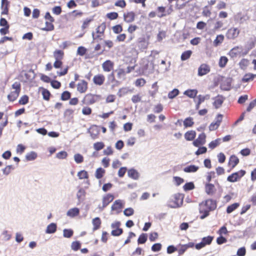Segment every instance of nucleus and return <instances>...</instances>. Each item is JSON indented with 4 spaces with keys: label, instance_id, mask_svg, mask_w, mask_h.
<instances>
[{
    "label": "nucleus",
    "instance_id": "nucleus-23",
    "mask_svg": "<svg viewBox=\"0 0 256 256\" xmlns=\"http://www.w3.org/2000/svg\"><path fill=\"white\" fill-rule=\"evenodd\" d=\"M198 92L196 89H190L184 91V94L190 98H194L196 96Z\"/></svg>",
    "mask_w": 256,
    "mask_h": 256
},
{
    "label": "nucleus",
    "instance_id": "nucleus-42",
    "mask_svg": "<svg viewBox=\"0 0 256 256\" xmlns=\"http://www.w3.org/2000/svg\"><path fill=\"white\" fill-rule=\"evenodd\" d=\"M54 29V26L52 22H46V26L44 28H42V30L45 31H51Z\"/></svg>",
    "mask_w": 256,
    "mask_h": 256
},
{
    "label": "nucleus",
    "instance_id": "nucleus-6",
    "mask_svg": "<svg viewBox=\"0 0 256 256\" xmlns=\"http://www.w3.org/2000/svg\"><path fill=\"white\" fill-rule=\"evenodd\" d=\"M240 32V30L238 28L232 27L228 30L226 36L228 39L234 40L238 36Z\"/></svg>",
    "mask_w": 256,
    "mask_h": 256
},
{
    "label": "nucleus",
    "instance_id": "nucleus-48",
    "mask_svg": "<svg viewBox=\"0 0 256 256\" xmlns=\"http://www.w3.org/2000/svg\"><path fill=\"white\" fill-rule=\"evenodd\" d=\"M81 244L78 241L74 242L72 243L71 248L74 251H76L80 248Z\"/></svg>",
    "mask_w": 256,
    "mask_h": 256
},
{
    "label": "nucleus",
    "instance_id": "nucleus-64",
    "mask_svg": "<svg viewBox=\"0 0 256 256\" xmlns=\"http://www.w3.org/2000/svg\"><path fill=\"white\" fill-rule=\"evenodd\" d=\"M246 248L244 247L240 248L237 251V255L238 256H244L246 254Z\"/></svg>",
    "mask_w": 256,
    "mask_h": 256
},
{
    "label": "nucleus",
    "instance_id": "nucleus-33",
    "mask_svg": "<svg viewBox=\"0 0 256 256\" xmlns=\"http://www.w3.org/2000/svg\"><path fill=\"white\" fill-rule=\"evenodd\" d=\"M20 94V92L14 90L8 96V98L10 101H14L16 99Z\"/></svg>",
    "mask_w": 256,
    "mask_h": 256
},
{
    "label": "nucleus",
    "instance_id": "nucleus-50",
    "mask_svg": "<svg viewBox=\"0 0 256 256\" xmlns=\"http://www.w3.org/2000/svg\"><path fill=\"white\" fill-rule=\"evenodd\" d=\"M73 234V231L70 229H64L63 230V235L64 238H70Z\"/></svg>",
    "mask_w": 256,
    "mask_h": 256
},
{
    "label": "nucleus",
    "instance_id": "nucleus-63",
    "mask_svg": "<svg viewBox=\"0 0 256 256\" xmlns=\"http://www.w3.org/2000/svg\"><path fill=\"white\" fill-rule=\"evenodd\" d=\"M162 245L160 243L154 244L152 247V250L154 252H158L161 250Z\"/></svg>",
    "mask_w": 256,
    "mask_h": 256
},
{
    "label": "nucleus",
    "instance_id": "nucleus-5",
    "mask_svg": "<svg viewBox=\"0 0 256 256\" xmlns=\"http://www.w3.org/2000/svg\"><path fill=\"white\" fill-rule=\"evenodd\" d=\"M245 173V171L243 170L233 173L228 177L227 180L232 182H236L242 177Z\"/></svg>",
    "mask_w": 256,
    "mask_h": 256
},
{
    "label": "nucleus",
    "instance_id": "nucleus-31",
    "mask_svg": "<svg viewBox=\"0 0 256 256\" xmlns=\"http://www.w3.org/2000/svg\"><path fill=\"white\" fill-rule=\"evenodd\" d=\"M196 136V132L194 130H190L186 132L184 134L185 138L187 140H192Z\"/></svg>",
    "mask_w": 256,
    "mask_h": 256
},
{
    "label": "nucleus",
    "instance_id": "nucleus-25",
    "mask_svg": "<svg viewBox=\"0 0 256 256\" xmlns=\"http://www.w3.org/2000/svg\"><path fill=\"white\" fill-rule=\"evenodd\" d=\"M128 174L130 178L134 180H137L139 177L138 172L134 168L129 170L128 172Z\"/></svg>",
    "mask_w": 256,
    "mask_h": 256
},
{
    "label": "nucleus",
    "instance_id": "nucleus-54",
    "mask_svg": "<svg viewBox=\"0 0 256 256\" xmlns=\"http://www.w3.org/2000/svg\"><path fill=\"white\" fill-rule=\"evenodd\" d=\"M142 96L140 94L134 95L132 98V102L136 104L141 101Z\"/></svg>",
    "mask_w": 256,
    "mask_h": 256
},
{
    "label": "nucleus",
    "instance_id": "nucleus-19",
    "mask_svg": "<svg viewBox=\"0 0 256 256\" xmlns=\"http://www.w3.org/2000/svg\"><path fill=\"white\" fill-rule=\"evenodd\" d=\"M86 194V190L84 188H80L79 189L76 194V198L79 202H81L84 200Z\"/></svg>",
    "mask_w": 256,
    "mask_h": 256
},
{
    "label": "nucleus",
    "instance_id": "nucleus-20",
    "mask_svg": "<svg viewBox=\"0 0 256 256\" xmlns=\"http://www.w3.org/2000/svg\"><path fill=\"white\" fill-rule=\"evenodd\" d=\"M239 162V159L235 155L232 156L229 159L228 165L232 168H234Z\"/></svg>",
    "mask_w": 256,
    "mask_h": 256
},
{
    "label": "nucleus",
    "instance_id": "nucleus-30",
    "mask_svg": "<svg viewBox=\"0 0 256 256\" xmlns=\"http://www.w3.org/2000/svg\"><path fill=\"white\" fill-rule=\"evenodd\" d=\"M224 40V36L222 34L218 35L214 41V46H218Z\"/></svg>",
    "mask_w": 256,
    "mask_h": 256
},
{
    "label": "nucleus",
    "instance_id": "nucleus-21",
    "mask_svg": "<svg viewBox=\"0 0 256 256\" xmlns=\"http://www.w3.org/2000/svg\"><path fill=\"white\" fill-rule=\"evenodd\" d=\"M56 224L51 223L47 226L46 230V233L48 234H54L56 232Z\"/></svg>",
    "mask_w": 256,
    "mask_h": 256
},
{
    "label": "nucleus",
    "instance_id": "nucleus-53",
    "mask_svg": "<svg viewBox=\"0 0 256 256\" xmlns=\"http://www.w3.org/2000/svg\"><path fill=\"white\" fill-rule=\"evenodd\" d=\"M146 80L142 78H138V80H136L135 82V85L136 86H142L144 85V84H146Z\"/></svg>",
    "mask_w": 256,
    "mask_h": 256
},
{
    "label": "nucleus",
    "instance_id": "nucleus-4",
    "mask_svg": "<svg viewBox=\"0 0 256 256\" xmlns=\"http://www.w3.org/2000/svg\"><path fill=\"white\" fill-rule=\"evenodd\" d=\"M114 199V196L112 194H108L102 197V206H98V208L100 211H102L110 202Z\"/></svg>",
    "mask_w": 256,
    "mask_h": 256
},
{
    "label": "nucleus",
    "instance_id": "nucleus-46",
    "mask_svg": "<svg viewBox=\"0 0 256 256\" xmlns=\"http://www.w3.org/2000/svg\"><path fill=\"white\" fill-rule=\"evenodd\" d=\"M194 124L193 120L192 118H188L185 119L184 122V125L185 127L192 126Z\"/></svg>",
    "mask_w": 256,
    "mask_h": 256
},
{
    "label": "nucleus",
    "instance_id": "nucleus-52",
    "mask_svg": "<svg viewBox=\"0 0 256 256\" xmlns=\"http://www.w3.org/2000/svg\"><path fill=\"white\" fill-rule=\"evenodd\" d=\"M147 240V235L146 234H142L139 236L138 239V244H144Z\"/></svg>",
    "mask_w": 256,
    "mask_h": 256
},
{
    "label": "nucleus",
    "instance_id": "nucleus-55",
    "mask_svg": "<svg viewBox=\"0 0 256 256\" xmlns=\"http://www.w3.org/2000/svg\"><path fill=\"white\" fill-rule=\"evenodd\" d=\"M210 98V96L209 94H206L204 96L202 95H198V99L199 100V103H202L206 100H208Z\"/></svg>",
    "mask_w": 256,
    "mask_h": 256
},
{
    "label": "nucleus",
    "instance_id": "nucleus-29",
    "mask_svg": "<svg viewBox=\"0 0 256 256\" xmlns=\"http://www.w3.org/2000/svg\"><path fill=\"white\" fill-rule=\"evenodd\" d=\"M198 166L195 165H190L185 167L184 171L186 172H194L198 170Z\"/></svg>",
    "mask_w": 256,
    "mask_h": 256
},
{
    "label": "nucleus",
    "instance_id": "nucleus-59",
    "mask_svg": "<svg viewBox=\"0 0 256 256\" xmlns=\"http://www.w3.org/2000/svg\"><path fill=\"white\" fill-rule=\"evenodd\" d=\"M134 210L131 208H127L125 209L124 210V214L127 216H129L132 215L134 214Z\"/></svg>",
    "mask_w": 256,
    "mask_h": 256
},
{
    "label": "nucleus",
    "instance_id": "nucleus-37",
    "mask_svg": "<svg viewBox=\"0 0 256 256\" xmlns=\"http://www.w3.org/2000/svg\"><path fill=\"white\" fill-rule=\"evenodd\" d=\"M220 142H221V139L217 138L216 140L211 142L208 144V147L210 149L212 150V149L214 148H216L220 144Z\"/></svg>",
    "mask_w": 256,
    "mask_h": 256
},
{
    "label": "nucleus",
    "instance_id": "nucleus-61",
    "mask_svg": "<svg viewBox=\"0 0 256 256\" xmlns=\"http://www.w3.org/2000/svg\"><path fill=\"white\" fill-rule=\"evenodd\" d=\"M249 64V62L246 59H242L240 62V66L242 68H245Z\"/></svg>",
    "mask_w": 256,
    "mask_h": 256
},
{
    "label": "nucleus",
    "instance_id": "nucleus-8",
    "mask_svg": "<svg viewBox=\"0 0 256 256\" xmlns=\"http://www.w3.org/2000/svg\"><path fill=\"white\" fill-rule=\"evenodd\" d=\"M210 70V66L206 64H202L198 68V74L200 76H202L208 74Z\"/></svg>",
    "mask_w": 256,
    "mask_h": 256
},
{
    "label": "nucleus",
    "instance_id": "nucleus-18",
    "mask_svg": "<svg viewBox=\"0 0 256 256\" xmlns=\"http://www.w3.org/2000/svg\"><path fill=\"white\" fill-rule=\"evenodd\" d=\"M150 36H148L146 38H141L138 39V42L140 44L141 48H147L149 44V40Z\"/></svg>",
    "mask_w": 256,
    "mask_h": 256
},
{
    "label": "nucleus",
    "instance_id": "nucleus-28",
    "mask_svg": "<svg viewBox=\"0 0 256 256\" xmlns=\"http://www.w3.org/2000/svg\"><path fill=\"white\" fill-rule=\"evenodd\" d=\"M92 224L94 226L93 230H98L101 224V220L98 217L95 218L92 220Z\"/></svg>",
    "mask_w": 256,
    "mask_h": 256
},
{
    "label": "nucleus",
    "instance_id": "nucleus-47",
    "mask_svg": "<svg viewBox=\"0 0 256 256\" xmlns=\"http://www.w3.org/2000/svg\"><path fill=\"white\" fill-rule=\"evenodd\" d=\"M104 146V144L102 142H97L94 144V148L97 151L101 150Z\"/></svg>",
    "mask_w": 256,
    "mask_h": 256
},
{
    "label": "nucleus",
    "instance_id": "nucleus-27",
    "mask_svg": "<svg viewBox=\"0 0 256 256\" xmlns=\"http://www.w3.org/2000/svg\"><path fill=\"white\" fill-rule=\"evenodd\" d=\"M242 52V48L240 46H236L234 48L230 51V55L232 56H235L237 55L240 54Z\"/></svg>",
    "mask_w": 256,
    "mask_h": 256
},
{
    "label": "nucleus",
    "instance_id": "nucleus-32",
    "mask_svg": "<svg viewBox=\"0 0 256 256\" xmlns=\"http://www.w3.org/2000/svg\"><path fill=\"white\" fill-rule=\"evenodd\" d=\"M64 55V52L61 50H56L54 52V56L56 60H62Z\"/></svg>",
    "mask_w": 256,
    "mask_h": 256
},
{
    "label": "nucleus",
    "instance_id": "nucleus-41",
    "mask_svg": "<svg viewBox=\"0 0 256 256\" xmlns=\"http://www.w3.org/2000/svg\"><path fill=\"white\" fill-rule=\"evenodd\" d=\"M179 94V90L177 88H174L168 94V98L172 99L177 96Z\"/></svg>",
    "mask_w": 256,
    "mask_h": 256
},
{
    "label": "nucleus",
    "instance_id": "nucleus-60",
    "mask_svg": "<svg viewBox=\"0 0 256 256\" xmlns=\"http://www.w3.org/2000/svg\"><path fill=\"white\" fill-rule=\"evenodd\" d=\"M42 94L44 99L46 100H49L50 93L48 90L46 89H43L42 90Z\"/></svg>",
    "mask_w": 256,
    "mask_h": 256
},
{
    "label": "nucleus",
    "instance_id": "nucleus-45",
    "mask_svg": "<svg viewBox=\"0 0 256 256\" xmlns=\"http://www.w3.org/2000/svg\"><path fill=\"white\" fill-rule=\"evenodd\" d=\"M192 52L191 50H187L184 52L181 56V60H186L190 58Z\"/></svg>",
    "mask_w": 256,
    "mask_h": 256
},
{
    "label": "nucleus",
    "instance_id": "nucleus-9",
    "mask_svg": "<svg viewBox=\"0 0 256 256\" xmlns=\"http://www.w3.org/2000/svg\"><path fill=\"white\" fill-rule=\"evenodd\" d=\"M100 97L98 95H93L92 94H86L83 100V103L86 104H92L94 103L96 99Z\"/></svg>",
    "mask_w": 256,
    "mask_h": 256
},
{
    "label": "nucleus",
    "instance_id": "nucleus-36",
    "mask_svg": "<svg viewBox=\"0 0 256 256\" xmlns=\"http://www.w3.org/2000/svg\"><path fill=\"white\" fill-rule=\"evenodd\" d=\"M36 158L37 154L34 152H28L26 156V160L28 161L34 160Z\"/></svg>",
    "mask_w": 256,
    "mask_h": 256
},
{
    "label": "nucleus",
    "instance_id": "nucleus-35",
    "mask_svg": "<svg viewBox=\"0 0 256 256\" xmlns=\"http://www.w3.org/2000/svg\"><path fill=\"white\" fill-rule=\"evenodd\" d=\"M105 173V170L102 168L96 169L95 173V176L98 179L101 178Z\"/></svg>",
    "mask_w": 256,
    "mask_h": 256
},
{
    "label": "nucleus",
    "instance_id": "nucleus-51",
    "mask_svg": "<svg viewBox=\"0 0 256 256\" xmlns=\"http://www.w3.org/2000/svg\"><path fill=\"white\" fill-rule=\"evenodd\" d=\"M86 52V49L84 46H80L78 48L77 54L83 56L85 54Z\"/></svg>",
    "mask_w": 256,
    "mask_h": 256
},
{
    "label": "nucleus",
    "instance_id": "nucleus-24",
    "mask_svg": "<svg viewBox=\"0 0 256 256\" xmlns=\"http://www.w3.org/2000/svg\"><path fill=\"white\" fill-rule=\"evenodd\" d=\"M99 128L96 126H93L90 128V136L94 140L96 138H98V134H99Z\"/></svg>",
    "mask_w": 256,
    "mask_h": 256
},
{
    "label": "nucleus",
    "instance_id": "nucleus-2",
    "mask_svg": "<svg viewBox=\"0 0 256 256\" xmlns=\"http://www.w3.org/2000/svg\"><path fill=\"white\" fill-rule=\"evenodd\" d=\"M184 196L180 194H174L172 201L170 202L168 206L172 208L180 207L183 202Z\"/></svg>",
    "mask_w": 256,
    "mask_h": 256
},
{
    "label": "nucleus",
    "instance_id": "nucleus-44",
    "mask_svg": "<svg viewBox=\"0 0 256 256\" xmlns=\"http://www.w3.org/2000/svg\"><path fill=\"white\" fill-rule=\"evenodd\" d=\"M74 158L75 162L76 164H80L84 161L83 156L80 154H75L74 155Z\"/></svg>",
    "mask_w": 256,
    "mask_h": 256
},
{
    "label": "nucleus",
    "instance_id": "nucleus-13",
    "mask_svg": "<svg viewBox=\"0 0 256 256\" xmlns=\"http://www.w3.org/2000/svg\"><path fill=\"white\" fill-rule=\"evenodd\" d=\"M114 63L110 60H107L102 64V68L104 72H109L113 69Z\"/></svg>",
    "mask_w": 256,
    "mask_h": 256
},
{
    "label": "nucleus",
    "instance_id": "nucleus-7",
    "mask_svg": "<svg viewBox=\"0 0 256 256\" xmlns=\"http://www.w3.org/2000/svg\"><path fill=\"white\" fill-rule=\"evenodd\" d=\"M222 119V115L218 114L215 118L214 122H212L209 126V130H216L220 126Z\"/></svg>",
    "mask_w": 256,
    "mask_h": 256
},
{
    "label": "nucleus",
    "instance_id": "nucleus-17",
    "mask_svg": "<svg viewBox=\"0 0 256 256\" xmlns=\"http://www.w3.org/2000/svg\"><path fill=\"white\" fill-rule=\"evenodd\" d=\"M80 214V210L77 208H70L66 212V216L70 218H74Z\"/></svg>",
    "mask_w": 256,
    "mask_h": 256
},
{
    "label": "nucleus",
    "instance_id": "nucleus-26",
    "mask_svg": "<svg viewBox=\"0 0 256 256\" xmlns=\"http://www.w3.org/2000/svg\"><path fill=\"white\" fill-rule=\"evenodd\" d=\"M205 188L206 194L210 195L213 194L216 191L214 185L212 184H206Z\"/></svg>",
    "mask_w": 256,
    "mask_h": 256
},
{
    "label": "nucleus",
    "instance_id": "nucleus-14",
    "mask_svg": "<svg viewBox=\"0 0 256 256\" xmlns=\"http://www.w3.org/2000/svg\"><path fill=\"white\" fill-rule=\"evenodd\" d=\"M88 88V83L85 80L80 81L77 86V90L80 93L84 92Z\"/></svg>",
    "mask_w": 256,
    "mask_h": 256
},
{
    "label": "nucleus",
    "instance_id": "nucleus-38",
    "mask_svg": "<svg viewBox=\"0 0 256 256\" xmlns=\"http://www.w3.org/2000/svg\"><path fill=\"white\" fill-rule=\"evenodd\" d=\"M77 176L80 180L87 179L88 178V172L84 170H82L78 172Z\"/></svg>",
    "mask_w": 256,
    "mask_h": 256
},
{
    "label": "nucleus",
    "instance_id": "nucleus-56",
    "mask_svg": "<svg viewBox=\"0 0 256 256\" xmlns=\"http://www.w3.org/2000/svg\"><path fill=\"white\" fill-rule=\"evenodd\" d=\"M68 154L65 151H61L56 154V158L59 159H64L66 158Z\"/></svg>",
    "mask_w": 256,
    "mask_h": 256
},
{
    "label": "nucleus",
    "instance_id": "nucleus-34",
    "mask_svg": "<svg viewBox=\"0 0 256 256\" xmlns=\"http://www.w3.org/2000/svg\"><path fill=\"white\" fill-rule=\"evenodd\" d=\"M132 92V90L128 89V88H122L119 90L118 92V95L120 97H121L128 92Z\"/></svg>",
    "mask_w": 256,
    "mask_h": 256
},
{
    "label": "nucleus",
    "instance_id": "nucleus-58",
    "mask_svg": "<svg viewBox=\"0 0 256 256\" xmlns=\"http://www.w3.org/2000/svg\"><path fill=\"white\" fill-rule=\"evenodd\" d=\"M70 94L68 91L64 92L61 96V99L62 100H66L70 98Z\"/></svg>",
    "mask_w": 256,
    "mask_h": 256
},
{
    "label": "nucleus",
    "instance_id": "nucleus-1",
    "mask_svg": "<svg viewBox=\"0 0 256 256\" xmlns=\"http://www.w3.org/2000/svg\"><path fill=\"white\" fill-rule=\"evenodd\" d=\"M216 206V202L212 200H208L201 203L200 204V212H204V214L201 216L200 218L203 219L206 217L209 214V211L215 209Z\"/></svg>",
    "mask_w": 256,
    "mask_h": 256
},
{
    "label": "nucleus",
    "instance_id": "nucleus-49",
    "mask_svg": "<svg viewBox=\"0 0 256 256\" xmlns=\"http://www.w3.org/2000/svg\"><path fill=\"white\" fill-rule=\"evenodd\" d=\"M183 188L185 191L193 190L194 188V186L193 182H190L186 184L184 186Z\"/></svg>",
    "mask_w": 256,
    "mask_h": 256
},
{
    "label": "nucleus",
    "instance_id": "nucleus-43",
    "mask_svg": "<svg viewBox=\"0 0 256 256\" xmlns=\"http://www.w3.org/2000/svg\"><path fill=\"white\" fill-rule=\"evenodd\" d=\"M239 204L238 203H234L230 206H228L227 208V209H226V212L228 213V214H230L234 210H235L236 208H238V206H239Z\"/></svg>",
    "mask_w": 256,
    "mask_h": 256
},
{
    "label": "nucleus",
    "instance_id": "nucleus-12",
    "mask_svg": "<svg viewBox=\"0 0 256 256\" xmlns=\"http://www.w3.org/2000/svg\"><path fill=\"white\" fill-rule=\"evenodd\" d=\"M105 80L104 76L102 74H98L94 76L93 78L94 83L98 86L102 85Z\"/></svg>",
    "mask_w": 256,
    "mask_h": 256
},
{
    "label": "nucleus",
    "instance_id": "nucleus-11",
    "mask_svg": "<svg viewBox=\"0 0 256 256\" xmlns=\"http://www.w3.org/2000/svg\"><path fill=\"white\" fill-rule=\"evenodd\" d=\"M206 136L204 133L200 134L198 137L193 142V144L196 147L202 145L206 142Z\"/></svg>",
    "mask_w": 256,
    "mask_h": 256
},
{
    "label": "nucleus",
    "instance_id": "nucleus-15",
    "mask_svg": "<svg viewBox=\"0 0 256 256\" xmlns=\"http://www.w3.org/2000/svg\"><path fill=\"white\" fill-rule=\"evenodd\" d=\"M224 98L222 96H218L214 98L213 105L216 108H220L224 101Z\"/></svg>",
    "mask_w": 256,
    "mask_h": 256
},
{
    "label": "nucleus",
    "instance_id": "nucleus-3",
    "mask_svg": "<svg viewBox=\"0 0 256 256\" xmlns=\"http://www.w3.org/2000/svg\"><path fill=\"white\" fill-rule=\"evenodd\" d=\"M106 28V24L104 23H102L100 25L96 28V34L94 32H92V34L93 40H102Z\"/></svg>",
    "mask_w": 256,
    "mask_h": 256
},
{
    "label": "nucleus",
    "instance_id": "nucleus-16",
    "mask_svg": "<svg viewBox=\"0 0 256 256\" xmlns=\"http://www.w3.org/2000/svg\"><path fill=\"white\" fill-rule=\"evenodd\" d=\"M124 20L126 22H132L134 20L135 14L130 12L124 14Z\"/></svg>",
    "mask_w": 256,
    "mask_h": 256
},
{
    "label": "nucleus",
    "instance_id": "nucleus-39",
    "mask_svg": "<svg viewBox=\"0 0 256 256\" xmlns=\"http://www.w3.org/2000/svg\"><path fill=\"white\" fill-rule=\"evenodd\" d=\"M213 238H214L212 236L204 237L202 238V242L206 246V245H209L212 243V242L213 240Z\"/></svg>",
    "mask_w": 256,
    "mask_h": 256
},
{
    "label": "nucleus",
    "instance_id": "nucleus-10",
    "mask_svg": "<svg viewBox=\"0 0 256 256\" xmlns=\"http://www.w3.org/2000/svg\"><path fill=\"white\" fill-rule=\"evenodd\" d=\"M123 207L122 200H116L111 207L112 211H116L118 214L121 211L122 208Z\"/></svg>",
    "mask_w": 256,
    "mask_h": 256
},
{
    "label": "nucleus",
    "instance_id": "nucleus-57",
    "mask_svg": "<svg viewBox=\"0 0 256 256\" xmlns=\"http://www.w3.org/2000/svg\"><path fill=\"white\" fill-rule=\"evenodd\" d=\"M174 181L176 186H180V184L184 182V180L183 178L178 176H174Z\"/></svg>",
    "mask_w": 256,
    "mask_h": 256
},
{
    "label": "nucleus",
    "instance_id": "nucleus-62",
    "mask_svg": "<svg viewBox=\"0 0 256 256\" xmlns=\"http://www.w3.org/2000/svg\"><path fill=\"white\" fill-rule=\"evenodd\" d=\"M122 232V230L118 228L117 229L113 230L112 231V234L114 236H118L120 235Z\"/></svg>",
    "mask_w": 256,
    "mask_h": 256
},
{
    "label": "nucleus",
    "instance_id": "nucleus-40",
    "mask_svg": "<svg viewBox=\"0 0 256 256\" xmlns=\"http://www.w3.org/2000/svg\"><path fill=\"white\" fill-rule=\"evenodd\" d=\"M228 59L226 56H222L220 58L218 65L220 68H224L227 64Z\"/></svg>",
    "mask_w": 256,
    "mask_h": 256
},
{
    "label": "nucleus",
    "instance_id": "nucleus-22",
    "mask_svg": "<svg viewBox=\"0 0 256 256\" xmlns=\"http://www.w3.org/2000/svg\"><path fill=\"white\" fill-rule=\"evenodd\" d=\"M8 4L9 2L8 0H2L1 8L2 10V14H8Z\"/></svg>",
    "mask_w": 256,
    "mask_h": 256
}]
</instances>
